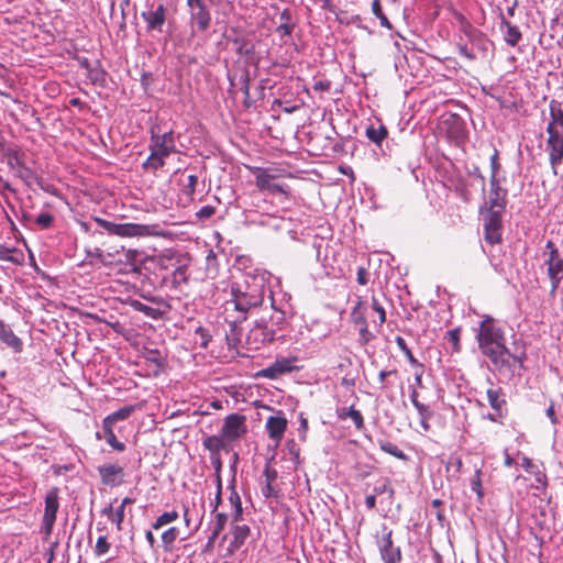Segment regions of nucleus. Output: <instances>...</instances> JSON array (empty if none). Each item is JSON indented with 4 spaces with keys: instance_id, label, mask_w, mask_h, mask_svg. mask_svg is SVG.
<instances>
[{
    "instance_id": "864d4df0",
    "label": "nucleus",
    "mask_w": 563,
    "mask_h": 563,
    "mask_svg": "<svg viewBox=\"0 0 563 563\" xmlns=\"http://www.w3.org/2000/svg\"><path fill=\"white\" fill-rule=\"evenodd\" d=\"M551 282V291L550 294L554 296L556 289L560 286L561 280L563 279V273H552V275H548Z\"/></svg>"
},
{
    "instance_id": "6e6d98bb",
    "label": "nucleus",
    "mask_w": 563,
    "mask_h": 563,
    "mask_svg": "<svg viewBox=\"0 0 563 563\" xmlns=\"http://www.w3.org/2000/svg\"><path fill=\"white\" fill-rule=\"evenodd\" d=\"M375 495H382L388 493L390 496L394 495V489L390 487L388 481L383 482L380 485L374 487Z\"/></svg>"
},
{
    "instance_id": "b1692460",
    "label": "nucleus",
    "mask_w": 563,
    "mask_h": 563,
    "mask_svg": "<svg viewBox=\"0 0 563 563\" xmlns=\"http://www.w3.org/2000/svg\"><path fill=\"white\" fill-rule=\"evenodd\" d=\"M135 409H136V406H134V405L124 406V407L120 408L119 410L108 415L103 419L102 424L113 427L115 422L124 421V420L129 419L131 417V415L135 411Z\"/></svg>"
},
{
    "instance_id": "e433bc0d",
    "label": "nucleus",
    "mask_w": 563,
    "mask_h": 563,
    "mask_svg": "<svg viewBox=\"0 0 563 563\" xmlns=\"http://www.w3.org/2000/svg\"><path fill=\"white\" fill-rule=\"evenodd\" d=\"M179 517L178 512L176 510L167 511L158 516L153 523V529L158 530L163 526H166L175 520H177Z\"/></svg>"
},
{
    "instance_id": "393cba45",
    "label": "nucleus",
    "mask_w": 563,
    "mask_h": 563,
    "mask_svg": "<svg viewBox=\"0 0 563 563\" xmlns=\"http://www.w3.org/2000/svg\"><path fill=\"white\" fill-rule=\"evenodd\" d=\"M228 521V516L223 512H218L216 515V520L211 522V533L208 537L207 547H212L216 542L217 538L220 536L222 530L224 529Z\"/></svg>"
},
{
    "instance_id": "f257e3e1",
    "label": "nucleus",
    "mask_w": 563,
    "mask_h": 563,
    "mask_svg": "<svg viewBox=\"0 0 563 563\" xmlns=\"http://www.w3.org/2000/svg\"><path fill=\"white\" fill-rule=\"evenodd\" d=\"M273 444L267 445L264 453L265 467L260 479V488L263 497L264 507L271 510L274 518L282 510V482L279 478V461L277 460V449L282 440V417L271 416L265 426Z\"/></svg>"
},
{
    "instance_id": "6ab92c4d",
    "label": "nucleus",
    "mask_w": 563,
    "mask_h": 563,
    "mask_svg": "<svg viewBox=\"0 0 563 563\" xmlns=\"http://www.w3.org/2000/svg\"><path fill=\"white\" fill-rule=\"evenodd\" d=\"M549 110L550 121L547 126V132H563V109L561 103L556 100H551Z\"/></svg>"
},
{
    "instance_id": "bf43d9fd",
    "label": "nucleus",
    "mask_w": 563,
    "mask_h": 563,
    "mask_svg": "<svg viewBox=\"0 0 563 563\" xmlns=\"http://www.w3.org/2000/svg\"><path fill=\"white\" fill-rule=\"evenodd\" d=\"M372 307L376 312H378L379 322L384 323L386 321V312L376 298L372 299Z\"/></svg>"
},
{
    "instance_id": "e2e57ef3",
    "label": "nucleus",
    "mask_w": 563,
    "mask_h": 563,
    "mask_svg": "<svg viewBox=\"0 0 563 563\" xmlns=\"http://www.w3.org/2000/svg\"><path fill=\"white\" fill-rule=\"evenodd\" d=\"M196 333L200 335V338L202 339L201 345L206 347L208 342L210 341V335L208 334V331L203 327H199L197 328Z\"/></svg>"
},
{
    "instance_id": "f8f14e48",
    "label": "nucleus",
    "mask_w": 563,
    "mask_h": 563,
    "mask_svg": "<svg viewBox=\"0 0 563 563\" xmlns=\"http://www.w3.org/2000/svg\"><path fill=\"white\" fill-rule=\"evenodd\" d=\"M101 482L106 486L117 487L124 483V468L114 463H107L98 466Z\"/></svg>"
},
{
    "instance_id": "79ce46f5",
    "label": "nucleus",
    "mask_w": 563,
    "mask_h": 563,
    "mask_svg": "<svg viewBox=\"0 0 563 563\" xmlns=\"http://www.w3.org/2000/svg\"><path fill=\"white\" fill-rule=\"evenodd\" d=\"M124 508L122 506L117 507L111 515H109V520L117 526V529L120 531L122 529V522L124 520Z\"/></svg>"
},
{
    "instance_id": "4d7b16f0",
    "label": "nucleus",
    "mask_w": 563,
    "mask_h": 563,
    "mask_svg": "<svg viewBox=\"0 0 563 563\" xmlns=\"http://www.w3.org/2000/svg\"><path fill=\"white\" fill-rule=\"evenodd\" d=\"M490 168H492V175L494 177H497V173L500 169V164L498 162V151L495 150L494 154L490 157Z\"/></svg>"
},
{
    "instance_id": "9d476101",
    "label": "nucleus",
    "mask_w": 563,
    "mask_h": 563,
    "mask_svg": "<svg viewBox=\"0 0 563 563\" xmlns=\"http://www.w3.org/2000/svg\"><path fill=\"white\" fill-rule=\"evenodd\" d=\"M547 152L549 154V162L553 169L554 175L558 174L556 168L563 163V132L552 131L547 132Z\"/></svg>"
},
{
    "instance_id": "f704fd0d",
    "label": "nucleus",
    "mask_w": 563,
    "mask_h": 563,
    "mask_svg": "<svg viewBox=\"0 0 563 563\" xmlns=\"http://www.w3.org/2000/svg\"><path fill=\"white\" fill-rule=\"evenodd\" d=\"M378 445L385 453L390 454L399 460H407V455L396 444L386 440H379Z\"/></svg>"
},
{
    "instance_id": "72a5a7b5",
    "label": "nucleus",
    "mask_w": 563,
    "mask_h": 563,
    "mask_svg": "<svg viewBox=\"0 0 563 563\" xmlns=\"http://www.w3.org/2000/svg\"><path fill=\"white\" fill-rule=\"evenodd\" d=\"M258 224L262 227H267L273 231H278L282 225V217L278 214L265 213L261 216Z\"/></svg>"
},
{
    "instance_id": "9b49d317",
    "label": "nucleus",
    "mask_w": 563,
    "mask_h": 563,
    "mask_svg": "<svg viewBox=\"0 0 563 563\" xmlns=\"http://www.w3.org/2000/svg\"><path fill=\"white\" fill-rule=\"evenodd\" d=\"M148 147L151 152L166 159L172 153L176 151L173 132H165L162 135H155L152 132L151 143Z\"/></svg>"
},
{
    "instance_id": "13d9d810",
    "label": "nucleus",
    "mask_w": 563,
    "mask_h": 563,
    "mask_svg": "<svg viewBox=\"0 0 563 563\" xmlns=\"http://www.w3.org/2000/svg\"><path fill=\"white\" fill-rule=\"evenodd\" d=\"M331 88V81L328 80V79H320V80H317L313 85V89L316 91H329Z\"/></svg>"
},
{
    "instance_id": "2eb2a0df",
    "label": "nucleus",
    "mask_w": 563,
    "mask_h": 563,
    "mask_svg": "<svg viewBox=\"0 0 563 563\" xmlns=\"http://www.w3.org/2000/svg\"><path fill=\"white\" fill-rule=\"evenodd\" d=\"M190 11V23L192 26V32L195 29L198 32L206 31L211 23V15L206 4H198L194 7H188Z\"/></svg>"
},
{
    "instance_id": "1a4fd4ad",
    "label": "nucleus",
    "mask_w": 563,
    "mask_h": 563,
    "mask_svg": "<svg viewBox=\"0 0 563 563\" xmlns=\"http://www.w3.org/2000/svg\"><path fill=\"white\" fill-rule=\"evenodd\" d=\"M377 547L384 562H400L402 559L399 547H394L393 531L386 526L383 527V534L377 539Z\"/></svg>"
},
{
    "instance_id": "f03ea898",
    "label": "nucleus",
    "mask_w": 563,
    "mask_h": 563,
    "mask_svg": "<svg viewBox=\"0 0 563 563\" xmlns=\"http://www.w3.org/2000/svg\"><path fill=\"white\" fill-rule=\"evenodd\" d=\"M478 347L483 355L488 357L495 369L499 373H515V364L518 363L523 367L526 358L525 352L521 355L510 353L506 346V338L504 330L497 325L496 321L485 316L479 324L476 335Z\"/></svg>"
},
{
    "instance_id": "58836bf2",
    "label": "nucleus",
    "mask_w": 563,
    "mask_h": 563,
    "mask_svg": "<svg viewBox=\"0 0 563 563\" xmlns=\"http://www.w3.org/2000/svg\"><path fill=\"white\" fill-rule=\"evenodd\" d=\"M164 165H165V158L156 155L153 152H151L150 156L143 163V167L145 169H150L153 172H156L157 169L162 168Z\"/></svg>"
},
{
    "instance_id": "39448f33",
    "label": "nucleus",
    "mask_w": 563,
    "mask_h": 563,
    "mask_svg": "<svg viewBox=\"0 0 563 563\" xmlns=\"http://www.w3.org/2000/svg\"><path fill=\"white\" fill-rule=\"evenodd\" d=\"M3 157L10 168V170L24 181L26 185H31L35 179L34 172L26 166L24 162V154L18 148H7L3 153Z\"/></svg>"
},
{
    "instance_id": "c03bdc74",
    "label": "nucleus",
    "mask_w": 563,
    "mask_h": 563,
    "mask_svg": "<svg viewBox=\"0 0 563 563\" xmlns=\"http://www.w3.org/2000/svg\"><path fill=\"white\" fill-rule=\"evenodd\" d=\"M110 547L111 545L108 542L107 537L106 536H100L97 539L95 552H96V554L98 556H101V555L106 554L110 550Z\"/></svg>"
},
{
    "instance_id": "c85d7f7f",
    "label": "nucleus",
    "mask_w": 563,
    "mask_h": 563,
    "mask_svg": "<svg viewBox=\"0 0 563 563\" xmlns=\"http://www.w3.org/2000/svg\"><path fill=\"white\" fill-rule=\"evenodd\" d=\"M347 417L352 419L357 430H362L364 428V419L360 410H356L354 407L342 408L339 410L340 419H346Z\"/></svg>"
},
{
    "instance_id": "5701e85b",
    "label": "nucleus",
    "mask_w": 563,
    "mask_h": 563,
    "mask_svg": "<svg viewBox=\"0 0 563 563\" xmlns=\"http://www.w3.org/2000/svg\"><path fill=\"white\" fill-rule=\"evenodd\" d=\"M228 440L220 433L219 435H209L203 439L202 445L211 455H219L221 451L227 449Z\"/></svg>"
},
{
    "instance_id": "7c9ffc66",
    "label": "nucleus",
    "mask_w": 563,
    "mask_h": 563,
    "mask_svg": "<svg viewBox=\"0 0 563 563\" xmlns=\"http://www.w3.org/2000/svg\"><path fill=\"white\" fill-rule=\"evenodd\" d=\"M387 134V129L383 124L378 126L372 124L366 129V136L375 144H380L386 139Z\"/></svg>"
},
{
    "instance_id": "cd10ccee",
    "label": "nucleus",
    "mask_w": 563,
    "mask_h": 563,
    "mask_svg": "<svg viewBox=\"0 0 563 563\" xmlns=\"http://www.w3.org/2000/svg\"><path fill=\"white\" fill-rule=\"evenodd\" d=\"M487 400H488L490 407L497 412V415L501 416V409L506 405V400L503 397L501 388L488 389L487 390Z\"/></svg>"
},
{
    "instance_id": "a18cd8bd",
    "label": "nucleus",
    "mask_w": 563,
    "mask_h": 563,
    "mask_svg": "<svg viewBox=\"0 0 563 563\" xmlns=\"http://www.w3.org/2000/svg\"><path fill=\"white\" fill-rule=\"evenodd\" d=\"M262 376L268 378H276L282 374V363L276 361L273 366L262 369Z\"/></svg>"
},
{
    "instance_id": "09e8293b",
    "label": "nucleus",
    "mask_w": 563,
    "mask_h": 563,
    "mask_svg": "<svg viewBox=\"0 0 563 563\" xmlns=\"http://www.w3.org/2000/svg\"><path fill=\"white\" fill-rule=\"evenodd\" d=\"M239 85L246 98L250 97V76L246 70L242 71L239 76Z\"/></svg>"
},
{
    "instance_id": "6e6552de",
    "label": "nucleus",
    "mask_w": 563,
    "mask_h": 563,
    "mask_svg": "<svg viewBox=\"0 0 563 563\" xmlns=\"http://www.w3.org/2000/svg\"><path fill=\"white\" fill-rule=\"evenodd\" d=\"M245 421L246 419L244 416L231 413L225 417L220 433L228 440V442L236 441L247 432Z\"/></svg>"
},
{
    "instance_id": "bb28decb",
    "label": "nucleus",
    "mask_w": 563,
    "mask_h": 563,
    "mask_svg": "<svg viewBox=\"0 0 563 563\" xmlns=\"http://www.w3.org/2000/svg\"><path fill=\"white\" fill-rule=\"evenodd\" d=\"M235 46V52L242 57L246 58V62L253 58L254 54V44L251 41H247L243 37H236L233 41Z\"/></svg>"
},
{
    "instance_id": "a878e982",
    "label": "nucleus",
    "mask_w": 563,
    "mask_h": 563,
    "mask_svg": "<svg viewBox=\"0 0 563 563\" xmlns=\"http://www.w3.org/2000/svg\"><path fill=\"white\" fill-rule=\"evenodd\" d=\"M463 30L464 34L473 45L486 51L487 38L479 30L468 23L463 27Z\"/></svg>"
},
{
    "instance_id": "423d86ee",
    "label": "nucleus",
    "mask_w": 563,
    "mask_h": 563,
    "mask_svg": "<svg viewBox=\"0 0 563 563\" xmlns=\"http://www.w3.org/2000/svg\"><path fill=\"white\" fill-rule=\"evenodd\" d=\"M504 212L505 211L493 210L487 208L482 209L485 240L489 244H496L501 242Z\"/></svg>"
},
{
    "instance_id": "de8ad7c7",
    "label": "nucleus",
    "mask_w": 563,
    "mask_h": 563,
    "mask_svg": "<svg viewBox=\"0 0 563 563\" xmlns=\"http://www.w3.org/2000/svg\"><path fill=\"white\" fill-rule=\"evenodd\" d=\"M95 221L100 228L106 230L109 234H113V235L117 234L118 223H114V222H111V221H108V220H104L101 218H95Z\"/></svg>"
},
{
    "instance_id": "c9c22d12",
    "label": "nucleus",
    "mask_w": 563,
    "mask_h": 563,
    "mask_svg": "<svg viewBox=\"0 0 563 563\" xmlns=\"http://www.w3.org/2000/svg\"><path fill=\"white\" fill-rule=\"evenodd\" d=\"M187 282H188L187 267L178 266L177 268H175L172 274V285L175 288H178L181 285L187 284Z\"/></svg>"
},
{
    "instance_id": "a19ab883",
    "label": "nucleus",
    "mask_w": 563,
    "mask_h": 563,
    "mask_svg": "<svg viewBox=\"0 0 563 563\" xmlns=\"http://www.w3.org/2000/svg\"><path fill=\"white\" fill-rule=\"evenodd\" d=\"M446 340L451 343L453 352H460V328L449 330L446 333Z\"/></svg>"
},
{
    "instance_id": "8fccbe9b",
    "label": "nucleus",
    "mask_w": 563,
    "mask_h": 563,
    "mask_svg": "<svg viewBox=\"0 0 563 563\" xmlns=\"http://www.w3.org/2000/svg\"><path fill=\"white\" fill-rule=\"evenodd\" d=\"M198 184V177L196 175H189L187 177V183L184 185V192L187 196H192L196 191V187Z\"/></svg>"
},
{
    "instance_id": "ea45409f",
    "label": "nucleus",
    "mask_w": 563,
    "mask_h": 563,
    "mask_svg": "<svg viewBox=\"0 0 563 563\" xmlns=\"http://www.w3.org/2000/svg\"><path fill=\"white\" fill-rule=\"evenodd\" d=\"M178 537V529L176 527L168 528L162 534V542L166 551H169Z\"/></svg>"
},
{
    "instance_id": "412c9836",
    "label": "nucleus",
    "mask_w": 563,
    "mask_h": 563,
    "mask_svg": "<svg viewBox=\"0 0 563 563\" xmlns=\"http://www.w3.org/2000/svg\"><path fill=\"white\" fill-rule=\"evenodd\" d=\"M500 29L506 30L504 40L508 45L514 47L520 42L522 37L520 30L511 24L503 14H500Z\"/></svg>"
},
{
    "instance_id": "49530a36",
    "label": "nucleus",
    "mask_w": 563,
    "mask_h": 563,
    "mask_svg": "<svg viewBox=\"0 0 563 563\" xmlns=\"http://www.w3.org/2000/svg\"><path fill=\"white\" fill-rule=\"evenodd\" d=\"M355 322H362L363 327L360 329V341L362 344H367L373 339V334L368 331L365 320L363 318H355Z\"/></svg>"
},
{
    "instance_id": "a211bd4d",
    "label": "nucleus",
    "mask_w": 563,
    "mask_h": 563,
    "mask_svg": "<svg viewBox=\"0 0 563 563\" xmlns=\"http://www.w3.org/2000/svg\"><path fill=\"white\" fill-rule=\"evenodd\" d=\"M545 249L549 251V257L545 261L548 275H552V273H563V258L560 257L559 250L554 242L549 240Z\"/></svg>"
},
{
    "instance_id": "37998d69",
    "label": "nucleus",
    "mask_w": 563,
    "mask_h": 563,
    "mask_svg": "<svg viewBox=\"0 0 563 563\" xmlns=\"http://www.w3.org/2000/svg\"><path fill=\"white\" fill-rule=\"evenodd\" d=\"M54 217L48 212H42L35 218V223L42 229L52 227Z\"/></svg>"
},
{
    "instance_id": "603ef678",
    "label": "nucleus",
    "mask_w": 563,
    "mask_h": 563,
    "mask_svg": "<svg viewBox=\"0 0 563 563\" xmlns=\"http://www.w3.org/2000/svg\"><path fill=\"white\" fill-rule=\"evenodd\" d=\"M413 407L417 409L419 417L422 420L430 419L433 416V412L428 405L419 402Z\"/></svg>"
},
{
    "instance_id": "4468645a",
    "label": "nucleus",
    "mask_w": 563,
    "mask_h": 563,
    "mask_svg": "<svg viewBox=\"0 0 563 563\" xmlns=\"http://www.w3.org/2000/svg\"><path fill=\"white\" fill-rule=\"evenodd\" d=\"M256 185L262 190L282 192V177L271 169H258Z\"/></svg>"
},
{
    "instance_id": "f3484780",
    "label": "nucleus",
    "mask_w": 563,
    "mask_h": 563,
    "mask_svg": "<svg viewBox=\"0 0 563 563\" xmlns=\"http://www.w3.org/2000/svg\"><path fill=\"white\" fill-rule=\"evenodd\" d=\"M232 540L227 549V554H233L238 549H240L247 537L250 536V528L247 525H233L231 529Z\"/></svg>"
},
{
    "instance_id": "ddd939ff",
    "label": "nucleus",
    "mask_w": 563,
    "mask_h": 563,
    "mask_svg": "<svg viewBox=\"0 0 563 563\" xmlns=\"http://www.w3.org/2000/svg\"><path fill=\"white\" fill-rule=\"evenodd\" d=\"M490 192L489 199L484 208L505 211L507 190L501 188L500 181L497 177L490 176Z\"/></svg>"
},
{
    "instance_id": "774afa93",
    "label": "nucleus",
    "mask_w": 563,
    "mask_h": 563,
    "mask_svg": "<svg viewBox=\"0 0 563 563\" xmlns=\"http://www.w3.org/2000/svg\"><path fill=\"white\" fill-rule=\"evenodd\" d=\"M395 342L396 344L398 345V347L405 353L409 350L405 339L402 336H396L395 339Z\"/></svg>"
},
{
    "instance_id": "052dcab7",
    "label": "nucleus",
    "mask_w": 563,
    "mask_h": 563,
    "mask_svg": "<svg viewBox=\"0 0 563 563\" xmlns=\"http://www.w3.org/2000/svg\"><path fill=\"white\" fill-rule=\"evenodd\" d=\"M457 49L460 55L464 56L470 60H474L476 58V55L473 53V51L468 49V47L465 44H459Z\"/></svg>"
},
{
    "instance_id": "69168bd1",
    "label": "nucleus",
    "mask_w": 563,
    "mask_h": 563,
    "mask_svg": "<svg viewBox=\"0 0 563 563\" xmlns=\"http://www.w3.org/2000/svg\"><path fill=\"white\" fill-rule=\"evenodd\" d=\"M357 283L360 285H366L367 284V272L363 267H360L357 269Z\"/></svg>"
},
{
    "instance_id": "338daca9",
    "label": "nucleus",
    "mask_w": 563,
    "mask_h": 563,
    "mask_svg": "<svg viewBox=\"0 0 563 563\" xmlns=\"http://www.w3.org/2000/svg\"><path fill=\"white\" fill-rule=\"evenodd\" d=\"M299 368H300V366L292 365L291 361L284 358V366H283L284 374L291 373L292 371L299 369Z\"/></svg>"
},
{
    "instance_id": "20e7f679",
    "label": "nucleus",
    "mask_w": 563,
    "mask_h": 563,
    "mask_svg": "<svg viewBox=\"0 0 563 563\" xmlns=\"http://www.w3.org/2000/svg\"><path fill=\"white\" fill-rule=\"evenodd\" d=\"M45 507L41 525V533L44 536L43 539L47 541L52 534L57 511L59 509V489L52 487L45 495Z\"/></svg>"
},
{
    "instance_id": "4be33fe9",
    "label": "nucleus",
    "mask_w": 563,
    "mask_h": 563,
    "mask_svg": "<svg viewBox=\"0 0 563 563\" xmlns=\"http://www.w3.org/2000/svg\"><path fill=\"white\" fill-rule=\"evenodd\" d=\"M289 20V14L286 10H284V26H283V30H284V47H287L286 48V53H289L290 49L296 52V53H299L300 48L302 47V45L300 43H297L294 41L292 36H291V32L294 30V26L292 25H289L288 24V21Z\"/></svg>"
},
{
    "instance_id": "7ed1b4c3",
    "label": "nucleus",
    "mask_w": 563,
    "mask_h": 563,
    "mask_svg": "<svg viewBox=\"0 0 563 563\" xmlns=\"http://www.w3.org/2000/svg\"><path fill=\"white\" fill-rule=\"evenodd\" d=\"M263 284L256 277L245 278L242 283L231 285V298L223 305L224 321L234 331L238 324L247 319L251 308L257 307L263 301Z\"/></svg>"
},
{
    "instance_id": "0e129e2a",
    "label": "nucleus",
    "mask_w": 563,
    "mask_h": 563,
    "mask_svg": "<svg viewBox=\"0 0 563 563\" xmlns=\"http://www.w3.org/2000/svg\"><path fill=\"white\" fill-rule=\"evenodd\" d=\"M404 354L406 355V357H407L408 362L410 363V365L417 366L418 368H423V365L418 362V360L411 353L410 349L407 352H405Z\"/></svg>"
},
{
    "instance_id": "0eeeda50",
    "label": "nucleus",
    "mask_w": 563,
    "mask_h": 563,
    "mask_svg": "<svg viewBox=\"0 0 563 563\" xmlns=\"http://www.w3.org/2000/svg\"><path fill=\"white\" fill-rule=\"evenodd\" d=\"M117 236L135 238V236H165V232L159 224H141V223H118Z\"/></svg>"
},
{
    "instance_id": "4c0bfd02",
    "label": "nucleus",
    "mask_w": 563,
    "mask_h": 563,
    "mask_svg": "<svg viewBox=\"0 0 563 563\" xmlns=\"http://www.w3.org/2000/svg\"><path fill=\"white\" fill-rule=\"evenodd\" d=\"M372 13L379 20L380 25L388 30H391V24L387 16L384 14L382 10V4L379 0H373L372 2Z\"/></svg>"
},
{
    "instance_id": "2f4dec72",
    "label": "nucleus",
    "mask_w": 563,
    "mask_h": 563,
    "mask_svg": "<svg viewBox=\"0 0 563 563\" xmlns=\"http://www.w3.org/2000/svg\"><path fill=\"white\" fill-rule=\"evenodd\" d=\"M132 307L139 311V312H142L143 314H145L146 317L151 318V319H154V320H158L162 318V311L157 308H154V307H151V306H147L141 301H133L132 302Z\"/></svg>"
},
{
    "instance_id": "c756f323",
    "label": "nucleus",
    "mask_w": 563,
    "mask_h": 563,
    "mask_svg": "<svg viewBox=\"0 0 563 563\" xmlns=\"http://www.w3.org/2000/svg\"><path fill=\"white\" fill-rule=\"evenodd\" d=\"M228 500L233 510L232 520H233V522H236L241 519L243 509H242V503H241L240 495L235 490L233 484L231 486V493L229 495Z\"/></svg>"
},
{
    "instance_id": "3c124183",
    "label": "nucleus",
    "mask_w": 563,
    "mask_h": 563,
    "mask_svg": "<svg viewBox=\"0 0 563 563\" xmlns=\"http://www.w3.org/2000/svg\"><path fill=\"white\" fill-rule=\"evenodd\" d=\"M481 471L477 470L475 472V475L472 479V483H471V486H472V490L476 493V495L478 496V498L481 499L483 497V488H482V482H481Z\"/></svg>"
},
{
    "instance_id": "473e14b6",
    "label": "nucleus",
    "mask_w": 563,
    "mask_h": 563,
    "mask_svg": "<svg viewBox=\"0 0 563 563\" xmlns=\"http://www.w3.org/2000/svg\"><path fill=\"white\" fill-rule=\"evenodd\" d=\"M102 430L104 433V439L111 448L120 452L125 449V444L117 439L113 427L102 424Z\"/></svg>"
},
{
    "instance_id": "5fc2aeb1",
    "label": "nucleus",
    "mask_w": 563,
    "mask_h": 563,
    "mask_svg": "<svg viewBox=\"0 0 563 563\" xmlns=\"http://www.w3.org/2000/svg\"><path fill=\"white\" fill-rule=\"evenodd\" d=\"M216 213V208L212 206H203L199 211H197L196 216L200 220H206L211 218Z\"/></svg>"
},
{
    "instance_id": "680f3d73",
    "label": "nucleus",
    "mask_w": 563,
    "mask_h": 563,
    "mask_svg": "<svg viewBox=\"0 0 563 563\" xmlns=\"http://www.w3.org/2000/svg\"><path fill=\"white\" fill-rule=\"evenodd\" d=\"M211 459H212V465L216 471V482H217L218 478H221L220 473H221L222 463H221L219 455H211Z\"/></svg>"
},
{
    "instance_id": "aec40b11",
    "label": "nucleus",
    "mask_w": 563,
    "mask_h": 563,
    "mask_svg": "<svg viewBox=\"0 0 563 563\" xmlns=\"http://www.w3.org/2000/svg\"><path fill=\"white\" fill-rule=\"evenodd\" d=\"M0 340L11 347L15 353L22 351V341L18 338L11 328L0 319Z\"/></svg>"
},
{
    "instance_id": "dca6fc26",
    "label": "nucleus",
    "mask_w": 563,
    "mask_h": 563,
    "mask_svg": "<svg viewBox=\"0 0 563 563\" xmlns=\"http://www.w3.org/2000/svg\"><path fill=\"white\" fill-rule=\"evenodd\" d=\"M142 18L146 22L148 31H162V26L166 20V8L161 3L155 10L142 12Z\"/></svg>"
}]
</instances>
